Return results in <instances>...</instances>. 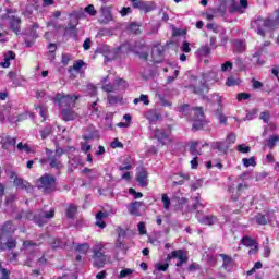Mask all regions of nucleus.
<instances>
[{"label": "nucleus", "instance_id": "obj_3", "mask_svg": "<svg viewBox=\"0 0 279 279\" xmlns=\"http://www.w3.org/2000/svg\"><path fill=\"white\" fill-rule=\"evenodd\" d=\"M210 76L215 77L216 72H206L198 76H190V87L193 89L194 94H198V96H204L205 92H208V81H210Z\"/></svg>", "mask_w": 279, "mask_h": 279}, {"label": "nucleus", "instance_id": "obj_45", "mask_svg": "<svg viewBox=\"0 0 279 279\" xmlns=\"http://www.w3.org/2000/svg\"><path fill=\"white\" fill-rule=\"evenodd\" d=\"M277 142H279V137L278 135H274V137H270V140H268V148H270V150H272L277 144Z\"/></svg>", "mask_w": 279, "mask_h": 279}, {"label": "nucleus", "instance_id": "obj_31", "mask_svg": "<svg viewBox=\"0 0 279 279\" xmlns=\"http://www.w3.org/2000/svg\"><path fill=\"white\" fill-rule=\"evenodd\" d=\"M2 148H7V146H15L16 140L15 137H11L10 135H7V137H3L1 140Z\"/></svg>", "mask_w": 279, "mask_h": 279}, {"label": "nucleus", "instance_id": "obj_62", "mask_svg": "<svg viewBox=\"0 0 279 279\" xmlns=\"http://www.w3.org/2000/svg\"><path fill=\"white\" fill-rule=\"evenodd\" d=\"M102 89L111 94L112 92H114L116 87L114 85H112V83H107L106 85L102 86Z\"/></svg>", "mask_w": 279, "mask_h": 279}, {"label": "nucleus", "instance_id": "obj_58", "mask_svg": "<svg viewBox=\"0 0 279 279\" xmlns=\"http://www.w3.org/2000/svg\"><path fill=\"white\" fill-rule=\"evenodd\" d=\"M137 228H138L140 234H147L146 225L144 221H140V223H137Z\"/></svg>", "mask_w": 279, "mask_h": 279}, {"label": "nucleus", "instance_id": "obj_15", "mask_svg": "<svg viewBox=\"0 0 279 279\" xmlns=\"http://www.w3.org/2000/svg\"><path fill=\"white\" fill-rule=\"evenodd\" d=\"M211 148H213V150L220 151V154H227V151L229 150L227 141L226 142H214L211 144Z\"/></svg>", "mask_w": 279, "mask_h": 279}, {"label": "nucleus", "instance_id": "obj_33", "mask_svg": "<svg viewBox=\"0 0 279 279\" xmlns=\"http://www.w3.org/2000/svg\"><path fill=\"white\" fill-rule=\"evenodd\" d=\"M107 100L109 105H117L118 102H122L123 97L120 95L116 96L114 94H108Z\"/></svg>", "mask_w": 279, "mask_h": 279}, {"label": "nucleus", "instance_id": "obj_36", "mask_svg": "<svg viewBox=\"0 0 279 279\" xmlns=\"http://www.w3.org/2000/svg\"><path fill=\"white\" fill-rule=\"evenodd\" d=\"M104 217H106V215L101 210L96 215V225L99 226V228H106V223L102 221Z\"/></svg>", "mask_w": 279, "mask_h": 279}, {"label": "nucleus", "instance_id": "obj_46", "mask_svg": "<svg viewBox=\"0 0 279 279\" xmlns=\"http://www.w3.org/2000/svg\"><path fill=\"white\" fill-rule=\"evenodd\" d=\"M17 150L26 151L27 154H29V151H32V148L31 146H28V144H23V142H20V144H17Z\"/></svg>", "mask_w": 279, "mask_h": 279}, {"label": "nucleus", "instance_id": "obj_50", "mask_svg": "<svg viewBox=\"0 0 279 279\" xmlns=\"http://www.w3.org/2000/svg\"><path fill=\"white\" fill-rule=\"evenodd\" d=\"M16 245H17L16 240L13 239L12 236H10V238L8 239V242H7V247H8V250H14V248L16 247Z\"/></svg>", "mask_w": 279, "mask_h": 279}, {"label": "nucleus", "instance_id": "obj_39", "mask_svg": "<svg viewBox=\"0 0 279 279\" xmlns=\"http://www.w3.org/2000/svg\"><path fill=\"white\" fill-rule=\"evenodd\" d=\"M204 208V205L201 202L199 197H195L194 203L192 204L190 210H197L199 213V210Z\"/></svg>", "mask_w": 279, "mask_h": 279}, {"label": "nucleus", "instance_id": "obj_49", "mask_svg": "<svg viewBox=\"0 0 279 279\" xmlns=\"http://www.w3.org/2000/svg\"><path fill=\"white\" fill-rule=\"evenodd\" d=\"M234 68L232 61H225V63L221 64V71L228 72L229 70H232Z\"/></svg>", "mask_w": 279, "mask_h": 279}, {"label": "nucleus", "instance_id": "obj_11", "mask_svg": "<svg viewBox=\"0 0 279 279\" xmlns=\"http://www.w3.org/2000/svg\"><path fill=\"white\" fill-rule=\"evenodd\" d=\"M215 118L219 120L220 124H227V117L223 116V107L221 105V98H218V108L214 112Z\"/></svg>", "mask_w": 279, "mask_h": 279}, {"label": "nucleus", "instance_id": "obj_42", "mask_svg": "<svg viewBox=\"0 0 279 279\" xmlns=\"http://www.w3.org/2000/svg\"><path fill=\"white\" fill-rule=\"evenodd\" d=\"M89 248L90 246L88 245V243H81V245L76 246V252H78V254H87Z\"/></svg>", "mask_w": 279, "mask_h": 279}, {"label": "nucleus", "instance_id": "obj_4", "mask_svg": "<svg viewBox=\"0 0 279 279\" xmlns=\"http://www.w3.org/2000/svg\"><path fill=\"white\" fill-rule=\"evenodd\" d=\"M68 150L61 148L59 144L56 145V150H50L46 148V155L48 157V161L50 167L57 169L59 172L64 168V162L61 161L62 154H66Z\"/></svg>", "mask_w": 279, "mask_h": 279}, {"label": "nucleus", "instance_id": "obj_60", "mask_svg": "<svg viewBox=\"0 0 279 279\" xmlns=\"http://www.w3.org/2000/svg\"><path fill=\"white\" fill-rule=\"evenodd\" d=\"M129 193L134 196L135 199H138L140 197H143V193L137 192L136 189H129Z\"/></svg>", "mask_w": 279, "mask_h": 279}, {"label": "nucleus", "instance_id": "obj_7", "mask_svg": "<svg viewBox=\"0 0 279 279\" xmlns=\"http://www.w3.org/2000/svg\"><path fill=\"white\" fill-rule=\"evenodd\" d=\"M105 245L102 243H96L93 247V260H94V267H97L98 269H102L105 267L108 256L105 254Z\"/></svg>", "mask_w": 279, "mask_h": 279}, {"label": "nucleus", "instance_id": "obj_30", "mask_svg": "<svg viewBox=\"0 0 279 279\" xmlns=\"http://www.w3.org/2000/svg\"><path fill=\"white\" fill-rule=\"evenodd\" d=\"M220 258H222L223 263H222V268L228 270L230 269V267H232V257L231 256H227V254H220Z\"/></svg>", "mask_w": 279, "mask_h": 279}, {"label": "nucleus", "instance_id": "obj_8", "mask_svg": "<svg viewBox=\"0 0 279 279\" xmlns=\"http://www.w3.org/2000/svg\"><path fill=\"white\" fill-rule=\"evenodd\" d=\"M54 215V208H51L50 210H38V213L34 215V222L37 223V226H45V223H48L49 219H52Z\"/></svg>", "mask_w": 279, "mask_h": 279}, {"label": "nucleus", "instance_id": "obj_1", "mask_svg": "<svg viewBox=\"0 0 279 279\" xmlns=\"http://www.w3.org/2000/svg\"><path fill=\"white\" fill-rule=\"evenodd\" d=\"M80 96L76 94H57L54 97V102L59 107H68L66 109L61 110V118L64 122H71L72 120H76L78 118L77 113L73 109H71V105H75L76 100H78Z\"/></svg>", "mask_w": 279, "mask_h": 279}, {"label": "nucleus", "instance_id": "obj_28", "mask_svg": "<svg viewBox=\"0 0 279 279\" xmlns=\"http://www.w3.org/2000/svg\"><path fill=\"white\" fill-rule=\"evenodd\" d=\"M206 27L209 32H214V34H226V28L220 27L216 23H208Z\"/></svg>", "mask_w": 279, "mask_h": 279}, {"label": "nucleus", "instance_id": "obj_52", "mask_svg": "<svg viewBox=\"0 0 279 279\" xmlns=\"http://www.w3.org/2000/svg\"><path fill=\"white\" fill-rule=\"evenodd\" d=\"M256 159H255V157H251L250 159H243V165H244V167H251V165L253 166V167H255L256 166Z\"/></svg>", "mask_w": 279, "mask_h": 279}, {"label": "nucleus", "instance_id": "obj_57", "mask_svg": "<svg viewBox=\"0 0 279 279\" xmlns=\"http://www.w3.org/2000/svg\"><path fill=\"white\" fill-rule=\"evenodd\" d=\"M264 86L262 81H257L256 78H252V87L253 89H260Z\"/></svg>", "mask_w": 279, "mask_h": 279}, {"label": "nucleus", "instance_id": "obj_9", "mask_svg": "<svg viewBox=\"0 0 279 279\" xmlns=\"http://www.w3.org/2000/svg\"><path fill=\"white\" fill-rule=\"evenodd\" d=\"M151 57H153V61H155L156 63H160L161 61H163V57H165L163 46H161L160 44H158L157 46H154L151 50Z\"/></svg>", "mask_w": 279, "mask_h": 279}, {"label": "nucleus", "instance_id": "obj_22", "mask_svg": "<svg viewBox=\"0 0 279 279\" xmlns=\"http://www.w3.org/2000/svg\"><path fill=\"white\" fill-rule=\"evenodd\" d=\"M256 223H258L259 226H267V223H269L270 219H269V215H263L262 213H258L257 215H255L254 217Z\"/></svg>", "mask_w": 279, "mask_h": 279}, {"label": "nucleus", "instance_id": "obj_23", "mask_svg": "<svg viewBox=\"0 0 279 279\" xmlns=\"http://www.w3.org/2000/svg\"><path fill=\"white\" fill-rule=\"evenodd\" d=\"M16 228L13 226L12 221H5L1 227V232H3V234H13Z\"/></svg>", "mask_w": 279, "mask_h": 279}, {"label": "nucleus", "instance_id": "obj_41", "mask_svg": "<svg viewBox=\"0 0 279 279\" xmlns=\"http://www.w3.org/2000/svg\"><path fill=\"white\" fill-rule=\"evenodd\" d=\"M116 247H119V250H128L126 244L122 240L120 230L118 232V239L116 241Z\"/></svg>", "mask_w": 279, "mask_h": 279}, {"label": "nucleus", "instance_id": "obj_24", "mask_svg": "<svg viewBox=\"0 0 279 279\" xmlns=\"http://www.w3.org/2000/svg\"><path fill=\"white\" fill-rule=\"evenodd\" d=\"M147 178H148L147 171L145 169H142V171L137 173L136 180L137 182H140L141 186H147L148 184Z\"/></svg>", "mask_w": 279, "mask_h": 279}, {"label": "nucleus", "instance_id": "obj_26", "mask_svg": "<svg viewBox=\"0 0 279 279\" xmlns=\"http://www.w3.org/2000/svg\"><path fill=\"white\" fill-rule=\"evenodd\" d=\"M243 14L244 10H242L240 3L238 1H231L229 5V13L230 14Z\"/></svg>", "mask_w": 279, "mask_h": 279}, {"label": "nucleus", "instance_id": "obj_27", "mask_svg": "<svg viewBox=\"0 0 279 279\" xmlns=\"http://www.w3.org/2000/svg\"><path fill=\"white\" fill-rule=\"evenodd\" d=\"M77 210H78V206H76V204H69L65 210V215L69 219H74Z\"/></svg>", "mask_w": 279, "mask_h": 279}, {"label": "nucleus", "instance_id": "obj_35", "mask_svg": "<svg viewBox=\"0 0 279 279\" xmlns=\"http://www.w3.org/2000/svg\"><path fill=\"white\" fill-rule=\"evenodd\" d=\"M190 153L192 154V156H197L199 158V154H202V148L198 150V142L191 143Z\"/></svg>", "mask_w": 279, "mask_h": 279}, {"label": "nucleus", "instance_id": "obj_54", "mask_svg": "<svg viewBox=\"0 0 279 279\" xmlns=\"http://www.w3.org/2000/svg\"><path fill=\"white\" fill-rule=\"evenodd\" d=\"M133 269H122L120 270L119 278H129V276H132Z\"/></svg>", "mask_w": 279, "mask_h": 279}, {"label": "nucleus", "instance_id": "obj_13", "mask_svg": "<svg viewBox=\"0 0 279 279\" xmlns=\"http://www.w3.org/2000/svg\"><path fill=\"white\" fill-rule=\"evenodd\" d=\"M241 242L246 247H254L253 250H250L248 254H256L257 253L258 247H257L256 241H254V239H252L251 236H243Z\"/></svg>", "mask_w": 279, "mask_h": 279}, {"label": "nucleus", "instance_id": "obj_14", "mask_svg": "<svg viewBox=\"0 0 279 279\" xmlns=\"http://www.w3.org/2000/svg\"><path fill=\"white\" fill-rule=\"evenodd\" d=\"M112 21V12L111 9L107 5L101 8V23L108 24Z\"/></svg>", "mask_w": 279, "mask_h": 279}, {"label": "nucleus", "instance_id": "obj_6", "mask_svg": "<svg viewBox=\"0 0 279 279\" xmlns=\"http://www.w3.org/2000/svg\"><path fill=\"white\" fill-rule=\"evenodd\" d=\"M37 187L43 189L44 193H52L57 189V180L56 175H51V173H44L38 178Z\"/></svg>", "mask_w": 279, "mask_h": 279}, {"label": "nucleus", "instance_id": "obj_10", "mask_svg": "<svg viewBox=\"0 0 279 279\" xmlns=\"http://www.w3.org/2000/svg\"><path fill=\"white\" fill-rule=\"evenodd\" d=\"M245 189H248V184H246L244 182H240V184H238V192L236 193H234V186H229V192L232 193L231 194V199L236 202V199H239L242 191H245Z\"/></svg>", "mask_w": 279, "mask_h": 279}, {"label": "nucleus", "instance_id": "obj_53", "mask_svg": "<svg viewBox=\"0 0 279 279\" xmlns=\"http://www.w3.org/2000/svg\"><path fill=\"white\" fill-rule=\"evenodd\" d=\"M251 98V94L246 93V92H242L240 94H238V101L242 102V100H248Z\"/></svg>", "mask_w": 279, "mask_h": 279}, {"label": "nucleus", "instance_id": "obj_38", "mask_svg": "<svg viewBox=\"0 0 279 279\" xmlns=\"http://www.w3.org/2000/svg\"><path fill=\"white\" fill-rule=\"evenodd\" d=\"M239 83H241V78H236L235 76H228L226 81L228 87H234V85H239Z\"/></svg>", "mask_w": 279, "mask_h": 279}, {"label": "nucleus", "instance_id": "obj_32", "mask_svg": "<svg viewBox=\"0 0 279 279\" xmlns=\"http://www.w3.org/2000/svg\"><path fill=\"white\" fill-rule=\"evenodd\" d=\"M133 167L132 157H126V159L119 166L121 171L130 170Z\"/></svg>", "mask_w": 279, "mask_h": 279}, {"label": "nucleus", "instance_id": "obj_5", "mask_svg": "<svg viewBox=\"0 0 279 279\" xmlns=\"http://www.w3.org/2000/svg\"><path fill=\"white\" fill-rule=\"evenodd\" d=\"M254 25L256 26V33L258 34V36H262V38H265L266 29H275V27H278L279 11L277 12V16L275 20L259 17V19H256V21H254Z\"/></svg>", "mask_w": 279, "mask_h": 279}, {"label": "nucleus", "instance_id": "obj_37", "mask_svg": "<svg viewBox=\"0 0 279 279\" xmlns=\"http://www.w3.org/2000/svg\"><path fill=\"white\" fill-rule=\"evenodd\" d=\"M52 133H53L52 126H45V129H41L40 131V137L41 140H47V137H49V135H51Z\"/></svg>", "mask_w": 279, "mask_h": 279}, {"label": "nucleus", "instance_id": "obj_63", "mask_svg": "<svg viewBox=\"0 0 279 279\" xmlns=\"http://www.w3.org/2000/svg\"><path fill=\"white\" fill-rule=\"evenodd\" d=\"M238 150L242 151V154H248V151H251L250 146H245V144H240L238 146Z\"/></svg>", "mask_w": 279, "mask_h": 279}, {"label": "nucleus", "instance_id": "obj_16", "mask_svg": "<svg viewBox=\"0 0 279 279\" xmlns=\"http://www.w3.org/2000/svg\"><path fill=\"white\" fill-rule=\"evenodd\" d=\"M140 10H142V12H153L154 10H156V3H154L153 1H140Z\"/></svg>", "mask_w": 279, "mask_h": 279}, {"label": "nucleus", "instance_id": "obj_64", "mask_svg": "<svg viewBox=\"0 0 279 279\" xmlns=\"http://www.w3.org/2000/svg\"><path fill=\"white\" fill-rule=\"evenodd\" d=\"M111 148H124V145L119 140H114L110 144Z\"/></svg>", "mask_w": 279, "mask_h": 279}, {"label": "nucleus", "instance_id": "obj_25", "mask_svg": "<svg viewBox=\"0 0 279 279\" xmlns=\"http://www.w3.org/2000/svg\"><path fill=\"white\" fill-rule=\"evenodd\" d=\"M10 29L14 32L15 34H20L21 32V19H16L13 16L10 21Z\"/></svg>", "mask_w": 279, "mask_h": 279}, {"label": "nucleus", "instance_id": "obj_17", "mask_svg": "<svg viewBox=\"0 0 279 279\" xmlns=\"http://www.w3.org/2000/svg\"><path fill=\"white\" fill-rule=\"evenodd\" d=\"M38 8H39L38 1L33 0L32 3L27 4L24 15L27 17L33 16L34 12H37Z\"/></svg>", "mask_w": 279, "mask_h": 279}, {"label": "nucleus", "instance_id": "obj_44", "mask_svg": "<svg viewBox=\"0 0 279 279\" xmlns=\"http://www.w3.org/2000/svg\"><path fill=\"white\" fill-rule=\"evenodd\" d=\"M211 52V48L210 46H201V48L198 49V53L202 56V57H206L207 54H210Z\"/></svg>", "mask_w": 279, "mask_h": 279}, {"label": "nucleus", "instance_id": "obj_34", "mask_svg": "<svg viewBox=\"0 0 279 279\" xmlns=\"http://www.w3.org/2000/svg\"><path fill=\"white\" fill-rule=\"evenodd\" d=\"M233 47L236 52H243L245 50V44L243 39H235L233 41Z\"/></svg>", "mask_w": 279, "mask_h": 279}, {"label": "nucleus", "instance_id": "obj_21", "mask_svg": "<svg viewBox=\"0 0 279 279\" xmlns=\"http://www.w3.org/2000/svg\"><path fill=\"white\" fill-rule=\"evenodd\" d=\"M13 184H15V186H17L19 189H31L32 186L28 180H23V178H19L17 175H15Z\"/></svg>", "mask_w": 279, "mask_h": 279}, {"label": "nucleus", "instance_id": "obj_40", "mask_svg": "<svg viewBox=\"0 0 279 279\" xmlns=\"http://www.w3.org/2000/svg\"><path fill=\"white\" fill-rule=\"evenodd\" d=\"M116 247H119V250H128L126 244L122 240L120 230L118 232V239L116 241Z\"/></svg>", "mask_w": 279, "mask_h": 279}, {"label": "nucleus", "instance_id": "obj_51", "mask_svg": "<svg viewBox=\"0 0 279 279\" xmlns=\"http://www.w3.org/2000/svg\"><path fill=\"white\" fill-rule=\"evenodd\" d=\"M259 119L263 120L266 124H268L270 120V111H262Z\"/></svg>", "mask_w": 279, "mask_h": 279}, {"label": "nucleus", "instance_id": "obj_2", "mask_svg": "<svg viewBox=\"0 0 279 279\" xmlns=\"http://www.w3.org/2000/svg\"><path fill=\"white\" fill-rule=\"evenodd\" d=\"M180 112L183 116H192V129L194 131H201L202 129H204L206 122L204 109L202 107H195L194 109H192L190 105H182V107H180Z\"/></svg>", "mask_w": 279, "mask_h": 279}, {"label": "nucleus", "instance_id": "obj_29", "mask_svg": "<svg viewBox=\"0 0 279 279\" xmlns=\"http://www.w3.org/2000/svg\"><path fill=\"white\" fill-rule=\"evenodd\" d=\"M142 205V202H132L129 204L128 210L131 213V215H138Z\"/></svg>", "mask_w": 279, "mask_h": 279}, {"label": "nucleus", "instance_id": "obj_12", "mask_svg": "<svg viewBox=\"0 0 279 279\" xmlns=\"http://www.w3.org/2000/svg\"><path fill=\"white\" fill-rule=\"evenodd\" d=\"M172 256L178 259L177 267H182L189 260V258H187V256H185L183 250H177V251L172 252Z\"/></svg>", "mask_w": 279, "mask_h": 279}, {"label": "nucleus", "instance_id": "obj_56", "mask_svg": "<svg viewBox=\"0 0 279 279\" xmlns=\"http://www.w3.org/2000/svg\"><path fill=\"white\" fill-rule=\"evenodd\" d=\"M72 54L70 53H63L62 54V59L61 62L63 63V65H69L70 61L72 60Z\"/></svg>", "mask_w": 279, "mask_h": 279}, {"label": "nucleus", "instance_id": "obj_20", "mask_svg": "<svg viewBox=\"0 0 279 279\" xmlns=\"http://www.w3.org/2000/svg\"><path fill=\"white\" fill-rule=\"evenodd\" d=\"M169 133H171V131H163L161 129H155L154 131V137H156V140H158V142H163V140H168L169 138Z\"/></svg>", "mask_w": 279, "mask_h": 279}, {"label": "nucleus", "instance_id": "obj_48", "mask_svg": "<svg viewBox=\"0 0 279 279\" xmlns=\"http://www.w3.org/2000/svg\"><path fill=\"white\" fill-rule=\"evenodd\" d=\"M235 142H236V135H234V133H230V134L227 136V140H226L228 149L230 148V144H235Z\"/></svg>", "mask_w": 279, "mask_h": 279}, {"label": "nucleus", "instance_id": "obj_61", "mask_svg": "<svg viewBox=\"0 0 279 279\" xmlns=\"http://www.w3.org/2000/svg\"><path fill=\"white\" fill-rule=\"evenodd\" d=\"M85 12H87V14H89L90 16H96L97 14L95 5H87V8H85Z\"/></svg>", "mask_w": 279, "mask_h": 279}, {"label": "nucleus", "instance_id": "obj_43", "mask_svg": "<svg viewBox=\"0 0 279 279\" xmlns=\"http://www.w3.org/2000/svg\"><path fill=\"white\" fill-rule=\"evenodd\" d=\"M162 204H163V208L166 210H169V208L171 206V199H170L169 195H167V193L162 194Z\"/></svg>", "mask_w": 279, "mask_h": 279}, {"label": "nucleus", "instance_id": "obj_55", "mask_svg": "<svg viewBox=\"0 0 279 279\" xmlns=\"http://www.w3.org/2000/svg\"><path fill=\"white\" fill-rule=\"evenodd\" d=\"M116 83L121 89H125L129 86V83L125 81V78H117Z\"/></svg>", "mask_w": 279, "mask_h": 279}, {"label": "nucleus", "instance_id": "obj_59", "mask_svg": "<svg viewBox=\"0 0 279 279\" xmlns=\"http://www.w3.org/2000/svg\"><path fill=\"white\" fill-rule=\"evenodd\" d=\"M155 269L157 271H167L169 269V263H165V265H161V264H157L155 266Z\"/></svg>", "mask_w": 279, "mask_h": 279}, {"label": "nucleus", "instance_id": "obj_47", "mask_svg": "<svg viewBox=\"0 0 279 279\" xmlns=\"http://www.w3.org/2000/svg\"><path fill=\"white\" fill-rule=\"evenodd\" d=\"M83 65H85V61H83V59H78L77 61H74L73 70H76V72H80Z\"/></svg>", "mask_w": 279, "mask_h": 279}, {"label": "nucleus", "instance_id": "obj_18", "mask_svg": "<svg viewBox=\"0 0 279 279\" xmlns=\"http://www.w3.org/2000/svg\"><path fill=\"white\" fill-rule=\"evenodd\" d=\"M15 57L14 50H8V52L4 53V61H1L0 65L2 68H10L11 59H15Z\"/></svg>", "mask_w": 279, "mask_h": 279}, {"label": "nucleus", "instance_id": "obj_19", "mask_svg": "<svg viewBox=\"0 0 279 279\" xmlns=\"http://www.w3.org/2000/svg\"><path fill=\"white\" fill-rule=\"evenodd\" d=\"M198 221L204 226H214L217 221V217H215V215H205L204 217H198Z\"/></svg>", "mask_w": 279, "mask_h": 279}]
</instances>
